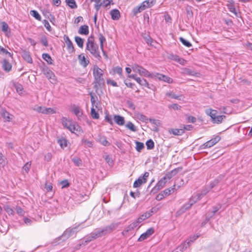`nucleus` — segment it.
<instances>
[{"instance_id":"nucleus-35","label":"nucleus","mask_w":252,"mask_h":252,"mask_svg":"<svg viewBox=\"0 0 252 252\" xmlns=\"http://www.w3.org/2000/svg\"><path fill=\"white\" fill-rule=\"evenodd\" d=\"M72 112L78 117H81L83 115V112L81 111L80 108L78 106H75L72 109Z\"/></svg>"},{"instance_id":"nucleus-8","label":"nucleus","mask_w":252,"mask_h":252,"mask_svg":"<svg viewBox=\"0 0 252 252\" xmlns=\"http://www.w3.org/2000/svg\"><path fill=\"white\" fill-rule=\"evenodd\" d=\"M154 74V77L156 79H158L160 81H162L163 82L168 83H172L173 82V80L171 78L165 75L158 73H155Z\"/></svg>"},{"instance_id":"nucleus-57","label":"nucleus","mask_w":252,"mask_h":252,"mask_svg":"<svg viewBox=\"0 0 252 252\" xmlns=\"http://www.w3.org/2000/svg\"><path fill=\"white\" fill-rule=\"evenodd\" d=\"M105 113H106V115L105 116V120L107 122L109 123L110 124L112 125L113 124V121H112V119L111 116L109 115L107 113V112H106Z\"/></svg>"},{"instance_id":"nucleus-15","label":"nucleus","mask_w":252,"mask_h":252,"mask_svg":"<svg viewBox=\"0 0 252 252\" xmlns=\"http://www.w3.org/2000/svg\"><path fill=\"white\" fill-rule=\"evenodd\" d=\"M1 63L2 68L5 71L8 72L11 70L12 65L6 59H3Z\"/></svg>"},{"instance_id":"nucleus-44","label":"nucleus","mask_w":252,"mask_h":252,"mask_svg":"<svg viewBox=\"0 0 252 252\" xmlns=\"http://www.w3.org/2000/svg\"><path fill=\"white\" fill-rule=\"evenodd\" d=\"M91 114L93 119H98L99 118V114L95 110L93 106L91 108Z\"/></svg>"},{"instance_id":"nucleus-29","label":"nucleus","mask_w":252,"mask_h":252,"mask_svg":"<svg viewBox=\"0 0 252 252\" xmlns=\"http://www.w3.org/2000/svg\"><path fill=\"white\" fill-rule=\"evenodd\" d=\"M169 132L175 135H181L185 132V130L183 129L176 128L171 129L170 130H169Z\"/></svg>"},{"instance_id":"nucleus-58","label":"nucleus","mask_w":252,"mask_h":252,"mask_svg":"<svg viewBox=\"0 0 252 252\" xmlns=\"http://www.w3.org/2000/svg\"><path fill=\"white\" fill-rule=\"evenodd\" d=\"M56 113V111L54 108H46L45 114H53Z\"/></svg>"},{"instance_id":"nucleus-41","label":"nucleus","mask_w":252,"mask_h":252,"mask_svg":"<svg viewBox=\"0 0 252 252\" xmlns=\"http://www.w3.org/2000/svg\"><path fill=\"white\" fill-rule=\"evenodd\" d=\"M180 42L185 46L187 47H190L192 46V44L188 40H186L182 37L179 38Z\"/></svg>"},{"instance_id":"nucleus-1","label":"nucleus","mask_w":252,"mask_h":252,"mask_svg":"<svg viewBox=\"0 0 252 252\" xmlns=\"http://www.w3.org/2000/svg\"><path fill=\"white\" fill-rule=\"evenodd\" d=\"M86 50L89 51L94 58L98 59L99 61L100 60L101 57L100 55L98 45L94 42V40L91 39L90 37L88 39L86 44Z\"/></svg>"},{"instance_id":"nucleus-10","label":"nucleus","mask_w":252,"mask_h":252,"mask_svg":"<svg viewBox=\"0 0 252 252\" xmlns=\"http://www.w3.org/2000/svg\"><path fill=\"white\" fill-rule=\"evenodd\" d=\"M155 232L154 229L151 227L147 230V231L142 234L138 239V241L141 242L152 235Z\"/></svg>"},{"instance_id":"nucleus-30","label":"nucleus","mask_w":252,"mask_h":252,"mask_svg":"<svg viewBox=\"0 0 252 252\" xmlns=\"http://www.w3.org/2000/svg\"><path fill=\"white\" fill-rule=\"evenodd\" d=\"M167 182V180L165 179V178H164L163 177L160 179L159 181L157 183L156 185L157 187H158V188L160 189H162L166 183Z\"/></svg>"},{"instance_id":"nucleus-50","label":"nucleus","mask_w":252,"mask_h":252,"mask_svg":"<svg viewBox=\"0 0 252 252\" xmlns=\"http://www.w3.org/2000/svg\"><path fill=\"white\" fill-rule=\"evenodd\" d=\"M40 41L42 45L45 47H47L48 45V42L47 38L45 35H42L40 38Z\"/></svg>"},{"instance_id":"nucleus-11","label":"nucleus","mask_w":252,"mask_h":252,"mask_svg":"<svg viewBox=\"0 0 252 252\" xmlns=\"http://www.w3.org/2000/svg\"><path fill=\"white\" fill-rule=\"evenodd\" d=\"M63 39L67 44V48L69 53L74 52L75 50L72 42L70 40L68 36L66 35H64Z\"/></svg>"},{"instance_id":"nucleus-37","label":"nucleus","mask_w":252,"mask_h":252,"mask_svg":"<svg viewBox=\"0 0 252 252\" xmlns=\"http://www.w3.org/2000/svg\"><path fill=\"white\" fill-rule=\"evenodd\" d=\"M98 36V39H99V40L100 42V49H101V50H103V43L106 41L105 37L101 33H99Z\"/></svg>"},{"instance_id":"nucleus-25","label":"nucleus","mask_w":252,"mask_h":252,"mask_svg":"<svg viewBox=\"0 0 252 252\" xmlns=\"http://www.w3.org/2000/svg\"><path fill=\"white\" fill-rule=\"evenodd\" d=\"M89 32V27L87 25L81 26L78 30V33L81 34L88 35Z\"/></svg>"},{"instance_id":"nucleus-40","label":"nucleus","mask_w":252,"mask_h":252,"mask_svg":"<svg viewBox=\"0 0 252 252\" xmlns=\"http://www.w3.org/2000/svg\"><path fill=\"white\" fill-rule=\"evenodd\" d=\"M30 13L32 16L34 17L36 20L41 21V17L38 12L35 10H32L30 11Z\"/></svg>"},{"instance_id":"nucleus-43","label":"nucleus","mask_w":252,"mask_h":252,"mask_svg":"<svg viewBox=\"0 0 252 252\" xmlns=\"http://www.w3.org/2000/svg\"><path fill=\"white\" fill-rule=\"evenodd\" d=\"M99 142L105 146L110 145V143L106 140L105 136H100L99 138Z\"/></svg>"},{"instance_id":"nucleus-4","label":"nucleus","mask_w":252,"mask_h":252,"mask_svg":"<svg viewBox=\"0 0 252 252\" xmlns=\"http://www.w3.org/2000/svg\"><path fill=\"white\" fill-rule=\"evenodd\" d=\"M104 71L97 65H94L93 68V75L94 77V83H104V79L103 76Z\"/></svg>"},{"instance_id":"nucleus-19","label":"nucleus","mask_w":252,"mask_h":252,"mask_svg":"<svg viewBox=\"0 0 252 252\" xmlns=\"http://www.w3.org/2000/svg\"><path fill=\"white\" fill-rule=\"evenodd\" d=\"M114 120L115 122L119 126H123L125 124V118L124 117L122 116L115 115L114 116Z\"/></svg>"},{"instance_id":"nucleus-7","label":"nucleus","mask_w":252,"mask_h":252,"mask_svg":"<svg viewBox=\"0 0 252 252\" xmlns=\"http://www.w3.org/2000/svg\"><path fill=\"white\" fill-rule=\"evenodd\" d=\"M149 176L148 172H145L143 176H140L133 183L134 188H138L145 183L147 181V178Z\"/></svg>"},{"instance_id":"nucleus-38","label":"nucleus","mask_w":252,"mask_h":252,"mask_svg":"<svg viewBox=\"0 0 252 252\" xmlns=\"http://www.w3.org/2000/svg\"><path fill=\"white\" fill-rule=\"evenodd\" d=\"M187 12V17L189 20L193 17V12L191 9V7L188 6L186 8Z\"/></svg>"},{"instance_id":"nucleus-3","label":"nucleus","mask_w":252,"mask_h":252,"mask_svg":"<svg viewBox=\"0 0 252 252\" xmlns=\"http://www.w3.org/2000/svg\"><path fill=\"white\" fill-rule=\"evenodd\" d=\"M206 113L210 116L212 122L214 124H219L222 123V120L226 118L224 115H217V111L216 110L207 109Z\"/></svg>"},{"instance_id":"nucleus-52","label":"nucleus","mask_w":252,"mask_h":252,"mask_svg":"<svg viewBox=\"0 0 252 252\" xmlns=\"http://www.w3.org/2000/svg\"><path fill=\"white\" fill-rule=\"evenodd\" d=\"M72 161L74 162V163L76 165H77L78 166H79L82 163V160L80 158H77V157L73 158L72 159Z\"/></svg>"},{"instance_id":"nucleus-12","label":"nucleus","mask_w":252,"mask_h":252,"mask_svg":"<svg viewBox=\"0 0 252 252\" xmlns=\"http://www.w3.org/2000/svg\"><path fill=\"white\" fill-rule=\"evenodd\" d=\"M75 124L76 123L72 122L70 121H67V120H65V121H63V125L64 126L67 128L69 131H70L72 133H76L74 131V128H75Z\"/></svg>"},{"instance_id":"nucleus-18","label":"nucleus","mask_w":252,"mask_h":252,"mask_svg":"<svg viewBox=\"0 0 252 252\" xmlns=\"http://www.w3.org/2000/svg\"><path fill=\"white\" fill-rule=\"evenodd\" d=\"M111 18L113 20H118L121 17L120 12L117 9H114L111 10L110 12Z\"/></svg>"},{"instance_id":"nucleus-28","label":"nucleus","mask_w":252,"mask_h":252,"mask_svg":"<svg viewBox=\"0 0 252 252\" xmlns=\"http://www.w3.org/2000/svg\"><path fill=\"white\" fill-rule=\"evenodd\" d=\"M220 137L219 135H217L215 137L208 141V142L209 143V145H210V147H211L212 146H214L215 144L218 143L220 140Z\"/></svg>"},{"instance_id":"nucleus-51","label":"nucleus","mask_w":252,"mask_h":252,"mask_svg":"<svg viewBox=\"0 0 252 252\" xmlns=\"http://www.w3.org/2000/svg\"><path fill=\"white\" fill-rule=\"evenodd\" d=\"M149 121L151 123L154 124L157 126H159L161 125V122L159 120L150 118Z\"/></svg>"},{"instance_id":"nucleus-54","label":"nucleus","mask_w":252,"mask_h":252,"mask_svg":"<svg viewBox=\"0 0 252 252\" xmlns=\"http://www.w3.org/2000/svg\"><path fill=\"white\" fill-rule=\"evenodd\" d=\"M45 107L37 106L35 108H34V110L38 113H41L45 114Z\"/></svg>"},{"instance_id":"nucleus-64","label":"nucleus","mask_w":252,"mask_h":252,"mask_svg":"<svg viewBox=\"0 0 252 252\" xmlns=\"http://www.w3.org/2000/svg\"><path fill=\"white\" fill-rule=\"evenodd\" d=\"M142 11L140 7L139 6L135 7L132 9V13L133 16H136L138 13H140Z\"/></svg>"},{"instance_id":"nucleus-17","label":"nucleus","mask_w":252,"mask_h":252,"mask_svg":"<svg viewBox=\"0 0 252 252\" xmlns=\"http://www.w3.org/2000/svg\"><path fill=\"white\" fill-rule=\"evenodd\" d=\"M118 74L121 78H124L123 74V69L121 67L117 66L113 67L112 70L110 71V74L114 75L115 74Z\"/></svg>"},{"instance_id":"nucleus-60","label":"nucleus","mask_w":252,"mask_h":252,"mask_svg":"<svg viewBox=\"0 0 252 252\" xmlns=\"http://www.w3.org/2000/svg\"><path fill=\"white\" fill-rule=\"evenodd\" d=\"M209 191L207 189H202L200 193L198 194V199H200L203 196H205Z\"/></svg>"},{"instance_id":"nucleus-26","label":"nucleus","mask_w":252,"mask_h":252,"mask_svg":"<svg viewBox=\"0 0 252 252\" xmlns=\"http://www.w3.org/2000/svg\"><path fill=\"white\" fill-rule=\"evenodd\" d=\"M42 58L46 61L49 64H53L54 61L50 55L47 53H43L42 55Z\"/></svg>"},{"instance_id":"nucleus-45","label":"nucleus","mask_w":252,"mask_h":252,"mask_svg":"<svg viewBox=\"0 0 252 252\" xmlns=\"http://www.w3.org/2000/svg\"><path fill=\"white\" fill-rule=\"evenodd\" d=\"M175 185H174L172 188H171V189H164L162 192L163 193V195H164V197L166 196H168L171 194V191L172 190L174 191V190L175 189Z\"/></svg>"},{"instance_id":"nucleus-47","label":"nucleus","mask_w":252,"mask_h":252,"mask_svg":"<svg viewBox=\"0 0 252 252\" xmlns=\"http://www.w3.org/2000/svg\"><path fill=\"white\" fill-rule=\"evenodd\" d=\"M137 118L140 120L145 123H147V121L149 120V119L145 115L139 114L137 115Z\"/></svg>"},{"instance_id":"nucleus-20","label":"nucleus","mask_w":252,"mask_h":252,"mask_svg":"<svg viewBox=\"0 0 252 252\" xmlns=\"http://www.w3.org/2000/svg\"><path fill=\"white\" fill-rule=\"evenodd\" d=\"M195 202H191L190 201H189L188 203L185 204L178 211V213L181 214L183 213L188 209H190V207L192 206V205L195 203Z\"/></svg>"},{"instance_id":"nucleus-22","label":"nucleus","mask_w":252,"mask_h":252,"mask_svg":"<svg viewBox=\"0 0 252 252\" xmlns=\"http://www.w3.org/2000/svg\"><path fill=\"white\" fill-rule=\"evenodd\" d=\"M1 24V31L5 33V35L8 36V34L10 33V30L9 28L8 24L5 22H2Z\"/></svg>"},{"instance_id":"nucleus-48","label":"nucleus","mask_w":252,"mask_h":252,"mask_svg":"<svg viewBox=\"0 0 252 252\" xmlns=\"http://www.w3.org/2000/svg\"><path fill=\"white\" fill-rule=\"evenodd\" d=\"M58 143L62 148H64L67 146V140L64 138L59 139L58 140Z\"/></svg>"},{"instance_id":"nucleus-42","label":"nucleus","mask_w":252,"mask_h":252,"mask_svg":"<svg viewBox=\"0 0 252 252\" xmlns=\"http://www.w3.org/2000/svg\"><path fill=\"white\" fill-rule=\"evenodd\" d=\"M146 145L148 150H152L154 149L155 144L154 141L150 139L146 141Z\"/></svg>"},{"instance_id":"nucleus-23","label":"nucleus","mask_w":252,"mask_h":252,"mask_svg":"<svg viewBox=\"0 0 252 252\" xmlns=\"http://www.w3.org/2000/svg\"><path fill=\"white\" fill-rule=\"evenodd\" d=\"M1 116L5 121L10 122L13 118V116L10 114L6 110H3L1 113Z\"/></svg>"},{"instance_id":"nucleus-61","label":"nucleus","mask_w":252,"mask_h":252,"mask_svg":"<svg viewBox=\"0 0 252 252\" xmlns=\"http://www.w3.org/2000/svg\"><path fill=\"white\" fill-rule=\"evenodd\" d=\"M104 159L106 161V162L109 165H112L113 164V160L112 159V158H110V157L109 155H106Z\"/></svg>"},{"instance_id":"nucleus-62","label":"nucleus","mask_w":252,"mask_h":252,"mask_svg":"<svg viewBox=\"0 0 252 252\" xmlns=\"http://www.w3.org/2000/svg\"><path fill=\"white\" fill-rule=\"evenodd\" d=\"M126 103L129 109L134 110L135 109V106L133 103L130 100H127Z\"/></svg>"},{"instance_id":"nucleus-21","label":"nucleus","mask_w":252,"mask_h":252,"mask_svg":"<svg viewBox=\"0 0 252 252\" xmlns=\"http://www.w3.org/2000/svg\"><path fill=\"white\" fill-rule=\"evenodd\" d=\"M22 57L28 63H32V60L29 52L24 51L22 53Z\"/></svg>"},{"instance_id":"nucleus-63","label":"nucleus","mask_w":252,"mask_h":252,"mask_svg":"<svg viewBox=\"0 0 252 252\" xmlns=\"http://www.w3.org/2000/svg\"><path fill=\"white\" fill-rule=\"evenodd\" d=\"M43 24H44V27L46 28V29L49 31L51 32L52 30V28L49 23L48 21L46 20H44L43 21Z\"/></svg>"},{"instance_id":"nucleus-24","label":"nucleus","mask_w":252,"mask_h":252,"mask_svg":"<svg viewBox=\"0 0 252 252\" xmlns=\"http://www.w3.org/2000/svg\"><path fill=\"white\" fill-rule=\"evenodd\" d=\"M136 81L141 86H145L149 89H151V85L145 79H141L140 77H138L136 79Z\"/></svg>"},{"instance_id":"nucleus-5","label":"nucleus","mask_w":252,"mask_h":252,"mask_svg":"<svg viewBox=\"0 0 252 252\" xmlns=\"http://www.w3.org/2000/svg\"><path fill=\"white\" fill-rule=\"evenodd\" d=\"M41 70L45 76L50 80V82L52 83L56 82V77L54 73L44 63H43Z\"/></svg>"},{"instance_id":"nucleus-55","label":"nucleus","mask_w":252,"mask_h":252,"mask_svg":"<svg viewBox=\"0 0 252 252\" xmlns=\"http://www.w3.org/2000/svg\"><path fill=\"white\" fill-rule=\"evenodd\" d=\"M185 73L187 75L190 76H197V74H198L194 70H191L190 69H186L185 71Z\"/></svg>"},{"instance_id":"nucleus-31","label":"nucleus","mask_w":252,"mask_h":252,"mask_svg":"<svg viewBox=\"0 0 252 252\" xmlns=\"http://www.w3.org/2000/svg\"><path fill=\"white\" fill-rule=\"evenodd\" d=\"M75 41L79 47L82 48L84 46V39L79 36L75 37Z\"/></svg>"},{"instance_id":"nucleus-2","label":"nucleus","mask_w":252,"mask_h":252,"mask_svg":"<svg viewBox=\"0 0 252 252\" xmlns=\"http://www.w3.org/2000/svg\"><path fill=\"white\" fill-rule=\"evenodd\" d=\"M81 223L78 224L74 227H68L63 233V234L57 238L56 239L60 240L63 238L62 241H64L69 237L76 235L77 233L80 231L81 229L79 228Z\"/></svg>"},{"instance_id":"nucleus-33","label":"nucleus","mask_w":252,"mask_h":252,"mask_svg":"<svg viewBox=\"0 0 252 252\" xmlns=\"http://www.w3.org/2000/svg\"><path fill=\"white\" fill-rule=\"evenodd\" d=\"M189 246V242L184 243L179 246L177 249L178 250L176 252H182L184 250H186Z\"/></svg>"},{"instance_id":"nucleus-39","label":"nucleus","mask_w":252,"mask_h":252,"mask_svg":"<svg viewBox=\"0 0 252 252\" xmlns=\"http://www.w3.org/2000/svg\"><path fill=\"white\" fill-rule=\"evenodd\" d=\"M136 143V150L137 152H140L144 148V145L142 142H139L137 141H135Z\"/></svg>"},{"instance_id":"nucleus-16","label":"nucleus","mask_w":252,"mask_h":252,"mask_svg":"<svg viewBox=\"0 0 252 252\" xmlns=\"http://www.w3.org/2000/svg\"><path fill=\"white\" fill-rule=\"evenodd\" d=\"M78 58L80 64L84 67H86L90 63L89 60H87L82 54L79 55Z\"/></svg>"},{"instance_id":"nucleus-13","label":"nucleus","mask_w":252,"mask_h":252,"mask_svg":"<svg viewBox=\"0 0 252 252\" xmlns=\"http://www.w3.org/2000/svg\"><path fill=\"white\" fill-rule=\"evenodd\" d=\"M153 208L151 209L149 211L146 212L141 215L137 219L138 222L139 223L141 222L144 220L150 218L153 215L154 211H153Z\"/></svg>"},{"instance_id":"nucleus-9","label":"nucleus","mask_w":252,"mask_h":252,"mask_svg":"<svg viewBox=\"0 0 252 252\" xmlns=\"http://www.w3.org/2000/svg\"><path fill=\"white\" fill-rule=\"evenodd\" d=\"M119 223H112L110 225H107L103 227L102 229L103 231L104 235L110 233L111 232L116 229L119 226Z\"/></svg>"},{"instance_id":"nucleus-53","label":"nucleus","mask_w":252,"mask_h":252,"mask_svg":"<svg viewBox=\"0 0 252 252\" xmlns=\"http://www.w3.org/2000/svg\"><path fill=\"white\" fill-rule=\"evenodd\" d=\"M156 2V0H147L144 1V3H146L148 8L151 7L153 6Z\"/></svg>"},{"instance_id":"nucleus-49","label":"nucleus","mask_w":252,"mask_h":252,"mask_svg":"<svg viewBox=\"0 0 252 252\" xmlns=\"http://www.w3.org/2000/svg\"><path fill=\"white\" fill-rule=\"evenodd\" d=\"M0 54H5L9 57L12 56V54L9 52L6 49L0 46Z\"/></svg>"},{"instance_id":"nucleus-32","label":"nucleus","mask_w":252,"mask_h":252,"mask_svg":"<svg viewBox=\"0 0 252 252\" xmlns=\"http://www.w3.org/2000/svg\"><path fill=\"white\" fill-rule=\"evenodd\" d=\"M66 4L72 9H75L77 7V5L75 0H65Z\"/></svg>"},{"instance_id":"nucleus-14","label":"nucleus","mask_w":252,"mask_h":252,"mask_svg":"<svg viewBox=\"0 0 252 252\" xmlns=\"http://www.w3.org/2000/svg\"><path fill=\"white\" fill-rule=\"evenodd\" d=\"M182 169V168H175L170 171V172H168L165 175V176L163 177L165 178V179L166 180L167 179H170L173 176H175L180 171H181Z\"/></svg>"},{"instance_id":"nucleus-56","label":"nucleus","mask_w":252,"mask_h":252,"mask_svg":"<svg viewBox=\"0 0 252 252\" xmlns=\"http://www.w3.org/2000/svg\"><path fill=\"white\" fill-rule=\"evenodd\" d=\"M75 128H74V131L76 133H74L76 134V135H79V134H81L83 132V131L81 129L80 126L77 125L76 124L75 125Z\"/></svg>"},{"instance_id":"nucleus-36","label":"nucleus","mask_w":252,"mask_h":252,"mask_svg":"<svg viewBox=\"0 0 252 252\" xmlns=\"http://www.w3.org/2000/svg\"><path fill=\"white\" fill-rule=\"evenodd\" d=\"M126 126L133 132H136L137 130L136 127L131 122H128L126 125Z\"/></svg>"},{"instance_id":"nucleus-46","label":"nucleus","mask_w":252,"mask_h":252,"mask_svg":"<svg viewBox=\"0 0 252 252\" xmlns=\"http://www.w3.org/2000/svg\"><path fill=\"white\" fill-rule=\"evenodd\" d=\"M239 83L241 85H250L251 84V81L248 80L244 77H241L239 79Z\"/></svg>"},{"instance_id":"nucleus-27","label":"nucleus","mask_w":252,"mask_h":252,"mask_svg":"<svg viewBox=\"0 0 252 252\" xmlns=\"http://www.w3.org/2000/svg\"><path fill=\"white\" fill-rule=\"evenodd\" d=\"M166 96H169L172 98L176 99L178 100H182V95H177L174 93H173L171 92H167L165 94Z\"/></svg>"},{"instance_id":"nucleus-34","label":"nucleus","mask_w":252,"mask_h":252,"mask_svg":"<svg viewBox=\"0 0 252 252\" xmlns=\"http://www.w3.org/2000/svg\"><path fill=\"white\" fill-rule=\"evenodd\" d=\"M139 223V222H138L137 220H136V221L132 222L127 226V229L126 230V232H128L129 231L133 230L137 227Z\"/></svg>"},{"instance_id":"nucleus-6","label":"nucleus","mask_w":252,"mask_h":252,"mask_svg":"<svg viewBox=\"0 0 252 252\" xmlns=\"http://www.w3.org/2000/svg\"><path fill=\"white\" fill-rule=\"evenodd\" d=\"M134 71L138 72L140 75H143L145 77H154V74L150 73L147 70L138 64H134L132 67Z\"/></svg>"},{"instance_id":"nucleus-59","label":"nucleus","mask_w":252,"mask_h":252,"mask_svg":"<svg viewBox=\"0 0 252 252\" xmlns=\"http://www.w3.org/2000/svg\"><path fill=\"white\" fill-rule=\"evenodd\" d=\"M168 107L169 109H172L174 110H179L181 109V106L179 105L177 103L170 104L168 105Z\"/></svg>"}]
</instances>
